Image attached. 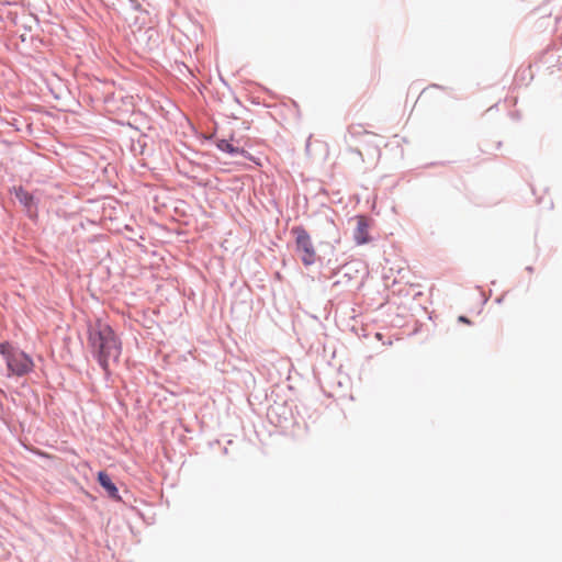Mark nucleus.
<instances>
[{
  "label": "nucleus",
  "mask_w": 562,
  "mask_h": 562,
  "mask_svg": "<svg viewBox=\"0 0 562 562\" xmlns=\"http://www.w3.org/2000/svg\"><path fill=\"white\" fill-rule=\"evenodd\" d=\"M217 147L218 149H221L222 151H226L228 154H241L244 153L243 149H239L238 147H234L228 140L226 139H221L218 143H217Z\"/></svg>",
  "instance_id": "nucleus-8"
},
{
  "label": "nucleus",
  "mask_w": 562,
  "mask_h": 562,
  "mask_svg": "<svg viewBox=\"0 0 562 562\" xmlns=\"http://www.w3.org/2000/svg\"><path fill=\"white\" fill-rule=\"evenodd\" d=\"M15 196L26 207H30L33 203V196L21 187L15 189Z\"/></svg>",
  "instance_id": "nucleus-7"
},
{
  "label": "nucleus",
  "mask_w": 562,
  "mask_h": 562,
  "mask_svg": "<svg viewBox=\"0 0 562 562\" xmlns=\"http://www.w3.org/2000/svg\"><path fill=\"white\" fill-rule=\"evenodd\" d=\"M355 240L358 245L369 241L368 223L363 216L358 217L357 228L355 231Z\"/></svg>",
  "instance_id": "nucleus-4"
},
{
  "label": "nucleus",
  "mask_w": 562,
  "mask_h": 562,
  "mask_svg": "<svg viewBox=\"0 0 562 562\" xmlns=\"http://www.w3.org/2000/svg\"><path fill=\"white\" fill-rule=\"evenodd\" d=\"M348 133L352 136V137H361V136H375L373 133H370L368 132L363 125L361 124H351L349 125L348 127Z\"/></svg>",
  "instance_id": "nucleus-6"
},
{
  "label": "nucleus",
  "mask_w": 562,
  "mask_h": 562,
  "mask_svg": "<svg viewBox=\"0 0 562 562\" xmlns=\"http://www.w3.org/2000/svg\"><path fill=\"white\" fill-rule=\"evenodd\" d=\"M88 347L105 372L112 364L119 362L122 353L121 339L113 328L101 319L88 326Z\"/></svg>",
  "instance_id": "nucleus-1"
},
{
  "label": "nucleus",
  "mask_w": 562,
  "mask_h": 562,
  "mask_svg": "<svg viewBox=\"0 0 562 562\" xmlns=\"http://www.w3.org/2000/svg\"><path fill=\"white\" fill-rule=\"evenodd\" d=\"M0 353L4 357L11 374L21 376L34 367L33 360L25 352L13 348L8 342L0 344Z\"/></svg>",
  "instance_id": "nucleus-2"
},
{
  "label": "nucleus",
  "mask_w": 562,
  "mask_h": 562,
  "mask_svg": "<svg viewBox=\"0 0 562 562\" xmlns=\"http://www.w3.org/2000/svg\"><path fill=\"white\" fill-rule=\"evenodd\" d=\"M459 322H462L464 324H470V321L465 316H460Z\"/></svg>",
  "instance_id": "nucleus-9"
},
{
  "label": "nucleus",
  "mask_w": 562,
  "mask_h": 562,
  "mask_svg": "<svg viewBox=\"0 0 562 562\" xmlns=\"http://www.w3.org/2000/svg\"><path fill=\"white\" fill-rule=\"evenodd\" d=\"M98 482L100 485L106 490L109 495L113 498H120L119 497V491L114 483L111 481L110 476L105 472H99L98 474Z\"/></svg>",
  "instance_id": "nucleus-5"
},
{
  "label": "nucleus",
  "mask_w": 562,
  "mask_h": 562,
  "mask_svg": "<svg viewBox=\"0 0 562 562\" xmlns=\"http://www.w3.org/2000/svg\"><path fill=\"white\" fill-rule=\"evenodd\" d=\"M295 236L296 252L305 266H311L316 260V250L313 246L312 238L307 231L302 226L292 228Z\"/></svg>",
  "instance_id": "nucleus-3"
}]
</instances>
